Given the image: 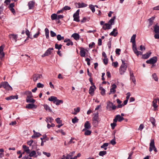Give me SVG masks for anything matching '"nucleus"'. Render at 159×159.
Returning <instances> with one entry per match:
<instances>
[{"instance_id": "a878e982", "label": "nucleus", "mask_w": 159, "mask_h": 159, "mask_svg": "<svg viewBox=\"0 0 159 159\" xmlns=\"http://www.w3.org/2000/svg\"><path fill=\"white\" fill-rule=\"evenodd\" d=\"M99 89L101 90L100 93L102 95L104 96L105 95L106 90L104 88H103L102 87L100 86Z\"/></svg>"}, {"instance_id": "20e7f679", "label": "nucleus", "mask_w": 159, "mask_h": 159, "mask_svg": "<svg viewBox=\"0 0 159 159\" xmlns=\"http://www.w3.org/2000/svg\"><path fill=\"white\" fill-rule=\"evenodd\" d=\"M54 49L53 48H49L45 52L42 56V57H44L46 56H48L49 55H50L52 53V50H53Z\"/></svg>"}, {"instance_id": "aec40b11", "label": "nucleus", "mask_w": 159, "mask_h": 159, "mask_svg": "<svg viewBox=\"0 0 159 159\" xmlns=\"http://www.w3.org/2000/svg\"><path fill=\"white\" fill-rule=\"evenodd\" d=\"M29 155H28L30 157H38V155H36V152L35 151L33 150L32 151L30 152L29 153Z\"/></svg>"}, {"instance_id": "864d4df0", "label": "nucleus", "mask_w": 159, "mask_h": 159, "mask_svg": "<svg viewBox=\"0 0 159 159\" xmlns=\"http://www.w3.org/2000/svg\"><path fill=\"white\" fill-rule=\"evenodd\" d=\"M110 143L113 145H114L116 144V142L115 136L114 137V139L111 140Z\"/></svg>"}, {"instance_id": "37998d69", "label": "nucleus", "mask_w": 159, "mask_h": 159, "mask_svg": "<svg viewBox=\"0 0 159 159\" xmlns=\"http://www.w3.org/2000/svg\"><path fill=\"white\" fill-rule=\"evenodd\" d=\"M107 153V152L105 151H100L99 153V155L100 156H103L105 155Z\"/></svg>"}, {"instance_id": "4c0bfd02", "label": "nucleus", "mask_w": 159, "mask_h": 159, "mask_svg": "<svg viewBox=\"0 0 159 159\" xmlns=\"http://www.w3.org/2000/svg\"><path fill=\"white\" fill-rule=\"evenodd\" d=\"M57 14L54 13L51 16V18L52 20H57Z\"/></svg>"}, {"instance_id": "774afa93", "label": "nucleus", "mask_w": 159, "mask_h": 159, "mask_svg": "<svg viewBox=\"0 0 159 159\" xmlns=\"http://www.w3.org/2000/svg\"><path fill=\"white\" fill-rule=\"evenodd\" d=\"M108 59L107 57L104 58L103 60V62L104 64L105 65H107L108 64Z\"/></svg>"}, {"instance_id": "f8f14e48", "label": "nucleus", "mask_w": 159, "mask_h": 159, "mask_svg": "<svg viewBox=\"0 0 159 159\" xmlns=\"http://www.w3.org/2000/svg\"><path fill=\"white\" fill-rule=\"evenodd\" d=\"M34 134L31 136L33 139H35L36 137H39L42 135L39 132H36L34 130H33Z\"/></svg>"}, {"instance_id": "0e129e2a", "label": "nucleus", "mask_w": 159, "mask_h": 159, "mask_svg": "<svg viewBox=\"0 0 159 159\" xmlns=\"http://www.w3.org/2000/svg\"><path fill=\"white\" fill-rule=\"evenodd\" d=\"M117 124L116 123H113L111 124V129H115V127L116 126Z\"/></svg>"}, {"instance_id": "393cba45", "label": "nucleus", "mask_w": 159, "mask_h": 159, "mask_svg": "<svg viewBox=\"0 0 159 159\" xmlns=\"http://www.w3.org/2000/svg\"><path fill=\"white\" fill-rule=\"evenodd\" d=\"M57 99V97L54 96H51L48 99V100L51 102H53V103H55L56 100Z\"/></svg>"}, {"instance_id": "8fccbe9b", "label": "nucleus", "mask_w": 159, "mask_h": 159, "mask_svg": "<svg viewBox=\"0 0 159 159\" xmlns=\"http://www.w3.org/2000/svg\"><path fill=\"white\" fill-rule=\"evenodd\" d=\"M92 132L91 130L87 129L84 133V135H89L91 134Z\"/></svg>"}, {"instance_id": "9b49d317", "label": "nucleus", "mask_w": 159, "mask_h": 159, "mask_svg": "<svg viewBox=\"0 0 159 159\" xmlns=\"http://www.w3.org/2000/svg\"><path fill=\"white\" fill-rule=\"evenodd\" d=\"M37 107V106L33 103H29L27 104L25 107L26 108L29 109H31L33 108H36Z\"/></svg>"}, {"instance_id": "603ef678", "label": "nucleus", "mask_w": 159, "mask_h": 159, "mask_svg": "<svg viewBox=\"0 0 159 159\" xmlns=\"http://www.w3.org/2000/svg\"><path fill=\"white\" fill-rule=\"evenodd\" d=\"M75 152V151H73L71 152H70L69 154H67L66 157H71L74 155Z\"/></svg>"}, {"instance_id": "473e14b6", "label": "nucleus", "mask_w": 159, "mask_h": 159, "mask_svg": "<svg viewBox=\"0 0 159 159\" xmlns=\"http://www.w3.org/2000/svg\"><path fill=\"white\" fill-rule=\"evenodd\" d=\"M116 118H117L119 122H121L124 120V118L123 117L121 116L120 115H116Z\"/></svg>"}, {"instance_id": "423d86ee", "label": "nucleus", "mask_w": 159, "mask_h": 159, "mask_svg": "<svg viewBox=\"0 0 159 159\" xmlns=\"http://www.w3.org/2000/svg\"><path fill=\"white\" fill-rule=\"evenodd\" d=\"M129 71L130 79L135 84L136 81L135 77L134 76L133 73V71H131L130 69H129Z\"/></svg>"}, {"instance_id": "39448f33", "label": "nucleus", "mask_w": 159, "mask_h": 159, "mask_svg": "<svg viewBox=\"0 0 159 159\" xmlns=\"http://www.w3.org/2000/svg\"><path fill=\"white\" fill-rule=\"evenodd\" d=\"M127 68V66H124L123 65H121L120 66L119 69V72L120 75H122L124 74V73L125 72L126 68Z\"/></svg>"}, {"instance_id": "58836bf2", "label": "nucleus", "mask_w": 159, "mask_h": 159, "mask_svg": "<svg viewBox=\"0 0 159 159\" xmlns=\"http://www.w3.org/2000/svg\"><path fill=\"white\" fill-rule=\"evenodd\" d=\"M99 118H98V113H95L93 118V120H98Z\"/></svg>"}, {"instance_id": "49530a36", "label": "nucleus", "mask_w": 159, "mask_h": 159, "mask_svg": "<svg viewBox=\"0 0 159 159\" xmlns=\"http://www.w3.org/2000/svg\"><path fill=\"white\" fill-rule=\"evenodd\" d=\"M79 119L77 118V117L75 116L74 118L72 119V121L73 123L75 124L78 122Z\"/></svg>"}, {"instance_id": "c756f323", "label": "nucleus", "mask_w": 159, "mask_h": 159, "mask_svg": "<svg viewBox=\"0 0 159 159\" xmlns=\"http://www.w3.org/2000/svg\"><path fill=\"white\" fill-rule=\"evenodd\" d=\"M136 36V34H134L133 35L131 38L130 42L133 43L134 44V43L136 42L135 38Z\"/></svg>"}, {"instance_id": "f3484780", "label": "nucleus", "mask_w": 159, "mask_h": 159, "mask_svg": "<svg viewBox=\"0 0 159 159\" xmlns=\"http://www.w3.org/2000/svg\"><path fill=\"white\" fill-rule=\"evenodd\" d=\"M96 89L93 86H90L89 90V93L92 96L94 95V91Z\"/></svg>"}, {"instance_id": "de8ad7c7", "label": "nucleus", "mask_w": 159, "mask_h": 159, "mask_svg": "<svg viewBox=\"0 0 159 159\" xmlns=\"http://www.w3.org/2000/svg\"><path fill=\"white\" fill-rule=\"evenodd\" d=\"M152 76L153 77V78L155 81H158V79L156 73H154L152 75Z\"/></svg>"}, {"instance_id": "680f3d73", "label": "nucleus", "mask_w": 159, "mask_h": 159, "mask_svg": "<svg viewBox=\"0 0 159 159\" xmlns=\"http://www.w3.org/2000/svg\"><path fill=\"white\" fill-rule=\"evenodd\" d=\"M153 106L154 108H155V110H156V108H157L158 107V106L156 103V102H155L154 101H153L152 102Z\"/></svg>"}, {"instance_id": "bf43d9fd", "label": "nucleus", "mask_w": 159, "mask_h": 159, "mask_svg": "<svg viewBox=\"0 0 159 159\" xmlns=\"http://www.w3.org/2000/svg\"><path fill=\"white\" fill-rule=\"evenodd\" d=\"M55 120L57 124H60L62 123V121L60 120V118H56Z\"/></svg>"}, {"instance_id": "c85d7f7f", "label": "nucleus", "mask_w": 159, "mask_h": 159, "mask_svg": "<svg viewBox=\"0 0 159 159\" xmlns=\"http://www.w3.org/2000/svg\"><path fill=\"white\" fill-rule=\"evenodd\" d=\"M10 38H12L13 39L15 40V42L17 41V39L18 38V35L17 34H11L10 35Z\"/></svg>"}, {"instance_id": "5fc2aeb1", "label": "nucleus", "mask_w": 159, "mask_h": 159, "mask_svg": "<svg viewBox=\"0 0 159 159\" xmlns=\"http://www.w3.org/2000/svg\"><path fill=\"white\" fill-rule=\"evenodd\" d=\"M4 10V6L2 4L0 7V15L2 13Z\"/></svg>"}, {"instance_id": "4be33fe9", "label": "nucleus", "mask_w": 159, "mask_h": 159, "mask_svg": "<svg viewBox=\"0 0 159 159\" xmlns=\"http://www.w3.org/2000/svg\"><path fill=\"white\" fill-rule=\"evenodd\" d=\"M84 127L88 129H89L91 127L90 123L89 121H86L84 124Z\"/></svg>"}, {"instance_id": "6ab92c4d", "label": "nucleus", "mask_w": 159, "mask_h": 159, "mask_svg": "<svg viewBox=\"0 0 159 159\" xmlns=\"http://www.w3.org/2000/svg\"><path fill=\"white\" fill-rule=\"evenodd\" d=\"M76 4H78V8H80L82 7H84L87 6V5L84 2H82L81 3H77V2L75 3V5Z\"/></svg>"}, {"instance_id": "b1692460", "label": "nucleus", "mask_w": 159, "mask_h": 159, "mask_svg": "<svg viewBox=\"0 0 159 159\" xmlns=\"http://www.w3.org/2000/svg\"><path fill=\"white\" fill-rule=\"evenodd\" d=\"M63 103V101L62 100H59L57 98V99L56 100L55 103H54V104H55L57 106H58L60 104H62Z\"/></svg>"}, {"instance_id": "3c124183", "label": "nucleus", "mask_w": 159, "mask_h": 159, "mask_svg": "<svg viewBox=\"0 0 159 159\" xmlns=\"http://www.w3.org/2000/svg\"><path fill=\"white\" fill-rule=\"evenodd\" d=\"M93 125L94 127H96L98 126V120H93Z\"/></svg>"}, {"instance_id": "a211bd4d", "label": "nucleus", "mask_w": 159, "mask_h": 159, "mask_svg": "<svg viewBox=\"0 0 159 159\" xmlns=\"http://www.w3.org/2000/svg\"><path fill=\"white\" fill-rule=\"evenodd\" d=\"M18 98V96L17 95H12L11 96H10L9 97H7L5 98L7 100H9L12 99H17Z\"/></svg>"}, {"instance_id": "0eeeda50", "label": "nucleus", "mask_w": 159, "mask_h": 159, "mask_svg": "<svg viewBox=\"0 0 159 159\" xmlns=\"http://www.w3.org/2000/svg\"><path fill=\"white\" fill-rule=\"evenodd\" d=\"M42 76L41 74H34L33 75V81L34 82H36L38 79L41 78Z\"/></svg>"}, {"instance_id": "cd10ccee", "label": "nucleus", "mask_w": 159, "mask_h": 159, "mask_svg": "<svg viewBox=\"0 0 159 159\" xmlns=\"http://www.w3.org/2000/svg\"><path fill=\"white\" fill-rule=\"evenodd\" d=\"M154 29V31L156 33H159V26L157 25V24L155 25Z\"/></svg>"}, {"instance_id": "13d9d810", "label": "nucleus", "mask_w": 159, "mask_h": 159, "mask_svg": "<svg viewBox=\"0 0 159 159\" xmlns=\"http://www.w3.org/2000/svg\"><path fill=\"white\" fill-rule=\"evenodd\" d=\"M37 87L38 88H43L44 87V85L40 83H39L37 84Z\"/></svg>"}, {"instance_id": "c9c22d12", "label": "nucleus", "mask_w": 159, "mask_h": 159, "mask_svg": "<svg viewBox=\"0 0 159 159\" xmlns=\"http://www.w3.org/2000/svg\"><path fill=\"white\" fill-rule=\"evenodd\" d=\"M45 32L46 38L47 39L49 38V30L48 28H46L45 29Z\"/></svg>"}, {"instance_id": "2eb2a0df", "label": "nucleus", "mask_w": 159, "mask_h": 159, "mask_svg": "<svg viewBox=\"0 0 159 159\" xmlns=\"http://www.w3.org/2000/svg\"><path fill=\"white\" fill-rule=\"evenodd\" d=\"M155 17L154 16H152L151 18L148 19V20L149 21V24L148 25V27H149L152 25L154 21V20L155 19Z\"/></svg>"}, {"instance_id": "412c9836", "label": "nucleus", "mask_w": 159, "mask_h": 159, "mask_svg": "<svg viewBox=\"0 0 159 159\" xmlns=\"http://www.w3.org/2000/svg\"><path fill=\"white\" fill-rule=\"evenodd\" d=\"M71 37H73L76 40H79L80 37L79 34L76 33L73 34L71 35Z\"/></svg>"}, {"instance_id": "2f4dec72", "label": "nucleus", "mask_w": 159, "mask_h": 159, "mask_svg": "<svg viewBox=\"0 0 159 159\" xmlns=\"http://www.w3.org/2000/svg\"><path fill=\"white\" fill-rule=\"evenodd\" d=\"M113 105V103L112 102H111L110 101L107 102V106L106 107V109H108L109 108H111L112 107V105Z\"/></svg>"}, {"instance_id": "e433bc0d", "label": "nucleus", "mask_w": 159, "mask_h": 159, "mask_svg": "<svg viewBox=\"0 0 159 159\" xmlns=\"http://www.w3.org/2000/svg\"><path fill=\"white\" fill-rule=\"evenodd\" d=\"M90 19L89 17L87 18L84 17L83 18L82 20H81L80 22L81 23H85L87 21H89Z\"/></svg>"}, {"instance_id": "6e6552de", "label": "nucleus", "mask_w": 159, "mask_h": 159, "mask_svg": "<svg viewBox=\"0 0 159 159\" xmlns=\"http://www.w3.org/2000/svg\"><path fill=\"white\" fill-rule=\"evenodd\" d=\"M149 146L150 147L149 148V151L151 152L152 151V148H154L155 147V145L154 140V139H152L151 140V142L150 143Z\"/></svg>"}, {"instance_id": "09e8293b", "label": "nucleus", "mask_w": 159, "mask_h": 159, "mask_svg": "<svg viewBox=\"0 0 159 159\" xmlns=\"http://www.w3.org/2000/svg\"><path fill=\"white\" fill-rule=\"evenodd\" d=\"M40 29H38V32L34 35L33 37L34 38H37L38 36L39 35V34H40Z\"/></svg>"}, {"instance_id": "ea45409f", "label": "nucleus", "mask_w": 159, "mask_h": 159, "mask_svg": "<svg viewBox=\"0 0 159 159\" xmlns=\"http://www.w3.org/2000/svg\"><path fill=\"white\" fill-rule=\"evenodd\" d=\"M62 46V45L61 44H60L59 45L57 43H56L55 44V48L56 49H58V50H60V49L61 48Z\"/></svg>"}, {"instance_id": "79ce46f5", "label": "nucleus", "mask_w": 159, "mask_h": 159, "mask_svg": "<svg viewBox=\"0 0 159 159\" xmlns=\"http://www.w3.org/2000/svg\"><path fill=\"white\" fill-rule=\"evenodd\" d=\"M89 7V8L91 10L93 13H94L95 11V9L94 6L92 4H90Z\"/></svg>"}, {"instance_id": "f03ea898", "label": "nucleus", "mask_w": 159, "mask_h": 159, "mask_svg": "<svg viewBox=\"0 0 159 159\" xmlns=\"http://www.w3.org/2000/svg\"><path fill=\"white\" fill-rule=\"evenodd\" d=\"M157 57L156 56H154L150 58L149 60H147L146 62L147 64H154L157 62Z\"/></svg>"}, {"instance_id": "7c9ffc66", "label": "nucleus", "mask_w": 159, "mask_h": 159, "mask_svg": "<svg viewBox=\"0 0 159 159\" xmlns=\"http://www.w3.org/2000/svg\"><path fill=\"white\" fill-rule=\"evenodd\" d=\"M116 19V16H113L108 22V23L112 25H114V20Z\"/></svg>"}, {"instance_id": "a19ab883", "label": "nucleus", "mask_w": 159, "mask_h": 159, "mask_svg": "<svg viewBox=\"0 0 159 159\" xmlns=\"http://www.w3.org/2000/svg\"><path fill=\"white\" fill-rule=\"evenodd\" d=\"M57 39L58 41H61L64 39V37L61 36V34H58L57 35Z\"/></svg>"}, {"instance_id": "7ed1b4c3", "label": "nucleus", "mask_w": 159, "mask_h": 159, "mask_svg": "<svg viewBox=\"0 0 159 159\" xmlns=\"http://www.w3.org/2000/svg\"><path fill=\"white\" fill-rule=\"evenodd\" d=\"M3 87L8 90H12V88L7 81L2 82Z\"/></svg>"}, {"instance_id": "bb28decb", "label": "nucleus", "mask_w": 159, "mask_h": 159, "mask_svg": "<svg viewBox=\"0 0 159 159\" xmlns=\"http://www.w3.org/2000/svg\"><path fill=\"white\" fill-rule=\"evenodd\" d=\"M35 102V100L32 98H26V102L27 103H32L34 104Z\"/></svg>"}, {"instance_id": "6e6d98bb", "label": "nucleus", "mask_w": 159, "mask_h": 159, "mask_svg": "<svg viewBox=\"0 0 159 159\" xmlns=\"http://www.w3.org/2000/svg\"><path fill=\"white\" fill-rule=\"evenodd\" d=\"M112 65L113 66L116 68L118 67V63L117 61L114 62H113L112 63Z\"/></svg>"}, {"instance_id": "69168bd1", "label": "nucleus", "mask_w": 159, "mask_h": 159, "mask_svg": "<svg viewBox=\"0 0 159 159\" xmlns=\"http://www.w3.org/2000/svg\"><path fill=\"white\" fill-rule=\"evenodd\" d=\"M106 24H108V23H105L102 27V29H103L104 30H108V26L106 25Z\"/></svg>"}, {"instance_id": "338daca9", "label": "nucleus", "mask_w": 159, "mask_h": 159, "mask_svg": "<svg viewBox=\"0 0 159 159\" xmlns=\"http://www.w3.org/2000/svg\"><path fill=\"white\" fill-rule=\"evenodd\" d=\"M50 35L52 37H54L56 35V33L52 30L50 31Z\"/></svg>"}, {"instance_id": "f704fd0d", "label": "nucleus", "mask_w": 159, "mask_h": 159, "mask_svg": "<svg viewBox=\"0 0 159 159\" xmlns=\"http://www.w3.org/2000/svg\"><path fill=\"white\" fill-rule=\"evenodd\" d=\"M150 121L152 124L153 126H156L155 122L156 120L153 117H151L150 118Z\"/></svg>"}, {"instance_id": "c03bdc74", "label": "nucleus", "mask_w": 159, "mask_h": 159, "mask_svg": "<svg viewBox=\"0 0 159 159\" xmlns=\"http://www.w3.org/2000/svg\"><path fill=\"white\" fill-rule=\"evenodd\" d=\"M40 139L41 141H43V140L44 139H46L47 141H48L49 140V138H48L46 134H45L43 135V137L41 138Z\"/></svg>"}, {"instance_id": "f257e3e1", "label": "nucleus", "mask_w": 159, "mask_h": 159, "mask_svg": "<svg viewBox=\"0 0 159 159\" xmlns=\"http://www.w3.org/2000/svg\"><path fill=\"white\" fill-rule=\"evenodd\" d=\"M80 11V9H78L73 15V17L74 18L73 20L77 22L80 21L79 16Z\"/></svg>"}, {"instance_id": "052dcab7", "label": "nucleus", "mask_w": 159, "mask_h": 159, "mask_svg": "<svg viewBox=\"0 0 159 159\" xmlns=\"http://www.w3.org/2000/svg\"><path fill=\"white\" fill-rule=\"evenodd\" d=\"M63 10L67 11L68 10H70L71 9V8L70 7H69L68 6H66L63 8H62Z\"/></svg>"}, {"instance_id": "ddd939ff", "label": "nucleus", "mask_w": 159, "mask_h": 159, "mask_svg": "<svg viewBox=\"0 0 159 159\" xmlns=\"http://www.w3.org/2000/svg\"><path fill=\"white\" fill-rule=\"evenodd\" d=\"M24 94L27 96L26 98H31L33 97L32 93L30 91H26L24 93Z\"/></svg>"}, {"instance_id": "4468645a", "label": "nucleus", "mask_w": 159, "mask_h": 159, "mask_svg": "<svg viewBox=\"0 0 159 159\" xmlns=\"http://www.w3.org/2000/svg\"><path fill=\"white\" fill-rule=\"evenodd\" d=\"M80 55L81 57H85L86 55V52L85 51V49L83 47H80Z\"/></svg>"}, {"instance_id": "72a5a7b5", "label": "nucleus", "mask_w": 159, "mask_h": 159, "mask_svg": "<svg viewBox=\"0 0 159 159\" xmlns=\"http://www.w3.org/2000/svg\"><path fill=\"white\" fill-rule=\"evenodd\" d=\"M44 108L46 110V111H48L49 112H52V111L50 108L49 106L47 104H44L43 105Z\"/></svg>"}, {"instance_id": "e2e57ef3", "label": "nucleus", "mask_w": 159, "mask_h": 159, "mask_svg": "<svg viewBox=\"0 0 159 159\" xmlns=\"http://www.w3.org/2000/svg\"><path fill=\"white\" fill-rule=\"evenodd\" d=\"M55 126V125L53 123H52L51 125L48 123L47 127L48 129H50L51 127H53Z\"/></svg>"}, {"instance_id": "a18cd8bd", "label": "nucleus", "mask_w": 159, "mask_h": 159, "mask_svg": "<svg viewBox=\"0 0 159 159\" xmlns=\"http://www.w3.org/2000/svg\"><path fill=\"white\" fill-rule=\"evenodd\" d=\"M108 143H105L101 146V148H104L105 150H106L107 149V148L106 147L108 146Z\"/></svg>"}, {"instance_id": "5701e85b", "label": "nucleus", "mask_w": 159, "mask_h": 159, "mask_svg": "<svg viewBox=\"0 0 159 159\" xmlns=\"http://www.w3.org/2000/svg\"><path fill=\"white\" fill-rule=\"evenodd\" d=\"M23 148L24 149L25 152H26L27 154L30 153V149L29 148L25 145H23Z\"/></svg>"}, {"instance_id": "dca6fc26", "label": "nucleus", "mask_w": 159, "mask_h": 159, "mask_svg": "<svg viewBox=\"0 0 159 159\" xmlns=\"http://www.w3.org/2000/svg\"><path fill=\"white\" fill-rule=\"evenodd\" d=\"M152 53V52L150 51L149 52H147L146 54L142 55V58L147 59L150 57Z\"/></svg>"}, {"instance_id": "9d476101", "label": "nucleus", "mask_w": 159, "mask_h": 159, "mask_svg": "<svg viewBox=\"0 0 159 159\" xmlns=\"http://www.w3.org/2000/svg\"><path fill=\"white\" fill-rule=\"evenodd\" d=\"M118 34L117 30V28H114L113 29V31L111 32L109 34L110 36H113L114 37L117 36Z\"/></svg>"}, {"instance_id": "4d7b16f0", "label": "nucleus", "mask_w": 159, "mask_h": 159, "mask_svg": "<svg viewBox=\"0 0 159 159\" xmlns=\"http://www.w3.org/2000/svg\"><path fill=\"white\" fill-rule=\"evenodd\" d=\"M121 51V49L120 48H116V49L115 52L116 55H119L120 54V52Z\"/></svg>"}, {"instance_id": "1a4fd4ad", "label": "nucleus", "mask_w": 159, "mask_h": 159, "mask_svg": "<svg viewBox=\"0 0 159 159\" xmlns=\"http://www.w3.org/2000/svg\"><path fill=\"white\" fill-rule=\"evenodd\" d=\"M35 2L34 1H30L28 3L29 9H32L34 7Z\"/></svg>"}]
</instances>
